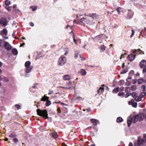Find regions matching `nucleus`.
<instances>
[{
  "instance_id": "obj_1",
  "label": "nucleus",
  "mask_w": 146,
  "mask_h": 146,
  "mask_svg": "<svg viewBox=\"0 0 146 146\" xmlns=\"http://www.w3.org/2000/svg\"><path fill=\"white\" fill-rule=\"evenodd\" d=\"M36 111L38 115L45 117V119H48V118L49 117L48 116L47 112L46 110H41L39 109H37Z\"/></svg>"
},
{
  "instance_id": "obj_2",
  "label": "nucleus",
  "mask_w": 146,
  "mask_h": 146,
  "mask_svg": "<svg viewBox=\"0 0 146 146\" xmlns=\"http://www.w3.org/2000/svg\"><path fill=\"white\" fill-rule=\"evenodd\" d=\"M31 62L29 61H27L25 63V66L26 69L25 72L26 73H29L30 72L32 69L33 67L31 65Z\"/></svg>"
},
{
  "instance_id": "obj_3",
  "label": "nucleus",
  "mask_w": 146,
  "mask_h": 146,
  "mask_svg": "<svg viewBox=\"0 0 146 146\" xmlns=\"http://www.w3.org/2000/svg\"><path fill=\"white\" fill-rule=\"evenodd\" d=\"M131 118L132 119V122L134 123H136L137 121H140L143 120V117L141 114L134 115Z\"/></svg>"
},
{
  "instance_id": "obj_4",
  "label": "nucleus",
  "mask_w": 146,
  "mask_h": 146,
  "mask_svg": "<svg viewBox=\"0 0 146 146\" xmlns=\"http://www.w3.org/2000/svg\"><path fill=\"white\" fill-rule=\"evenodd\" d=\"M66 59L65 57H61L58 59V64L60 66H62L66 63Z\"/></svg>"
},
{
  "instance_id": "obj_5",
  "label": "nucleus",
  "mask_w": 146,
  "mask_h": 146,
  "mask_svg": "<svg viewBox=\"0 0 146 146\" xmlns=\"http://www.w3.org/2000/svg\"><path fill=\"white\" fill-rule=\"evenodd\" d=\"M41 101H46V106H49L51 104L50 101L48 100V97L46 96L45 95L44 96L42 97L41 99Z\"/></svg>"
},
{
  "instance_id": "obj_6",
  "label": "nucleus",
  "mask_w": 146,
  "mask_h": 146,
  "mask_svg": "<svg viewBox=\"0 0 146 146\" xmlns=\"http://www.w3.org/2000/svg\"><path fill=\"white\" fill-rule=\"evenodd\" d=\"M88 16L92 18L94 20L98 18L99 17V15L96 13H93L89 14L88 15Z\"/></svg>"
},
{
  "instance_id": "obj_7",
  "label": "nucleus",
  "mask_w": 146,
  "mask_h": 146,
  "mask_svg": "<svg viewBox=\"0 0 146 146\" xmlns=\"http://www.w3.org/2000/svg\"><path fill=\"white\" fill-rule=\"evenodd\" d=\"M0 21L1 24L3 25V27L7 26V22L6 18H2L0 19Z\"/></svg>"
},
{
  "instance_id": "obj_8",
  "label": "nucleus",
  "mask_w": 146,
  "mask_h": 146,
  "mask_svg": "<svg viewBox=\"0 0 146 146\" xmlns=\"http://www.w3.org/2000/svg\"><path fill=\"white\" fill-rule=\"evenodd\" d=\"M4 47L5 48L8 50H10L12 48L11 45L7 42H5Z\"/></svg>"
},
{
  "instance_id": "obj_9",
  "label": "nucleus",
  "mask_w": 146,
  "mask_h": 146,
  "mask_svg": "<svg viewBox=\"0 0 146 146\" xmlns=\"http://www.w3.org/2000/svg\"><path fill=\"white\" fill-rule=\"evenodd\" d=\"M128 11L127 15L126 17L127 19H130L132 17L133 12L131 10H128Z\"/></svg>"
},
{
  "instance_id": "obj_10",
  "label": "nucleus",
  "mask_w": 146,
  "mask_h": 146,
  "mask_svg": "<svg viewBox=\"0 0 146 146\" xmlns=\"http://www.w3.org/2000/svg\"><path fill=\"white\" fill-rule=\"evenodd\" d=\"M135 55L131 54L128 56L127 58L130 61H132L135 59Z\"/></svg>"
},
{
  "instance_id": "obj_11",
  "label": "nucleus",
  "mask_w": 146,
  "mask_h": 146,
  "mask_svg": "<svg viewBox=\"0 0 146 146\" xmlns=\"http://www.w3.org/2000/svg\"><path fill=\"white\" fill-rule=\"evenodd\" d=\"M104 84L102 85V87H100V88L98 90L97 93L99 95H100L101 94L104 92Z\"/></svg>"
},
{
  "instance_id": "obj_12",
  "label": "nucleus",
  "mask_w": 146,
  "mask_h": 146,
  "mask_svg": "<svg viewBox=\"0 0 146 146\" xmlns=\"http://www.w3.org/2000/svg\"><path fill=\"white\" fill-rule=\"evenodd\" d=\"M140 66L141 68H143L146 67V61L143 60L140 63Z\"/></svg>"
},
{
  "instance_id": "obj_13",
  "label": "nucleus",
  "mask_w": 146,
  "mask_h": 146,
  "mask_svg": "<svg viewBox=\"0 0 146 146\" xmlns=\"http://www.w3.org/2000/svg\"><path fill=\"white\" fill-rule=\"evenodd\" d=\"M90 121L92 123L94 126H96L98 123H99V121L98 120L94 119H91Z\"/></svg>"
},
{
  "instance_id": "obj_14",
  "label": "nucleus",
  "mask_w": 146,
  "mask_h": 146,
  "mask_svg": "<svg viewBox=\"0 0 146 146\" xmlns=\"http://www.w3.org/2000/svg\"><path fill=\"white\" fill-rule=\"evenodd\" d=\"M72 85L71 83L70 82H69L66 84V87L64 86L62 87V88L67 89H69L72 87Z\"/></svg>"
},
{
  "instance_id": "obj_15",
  "label": "nucleus",
  "mask_w": 146,
  "mask_h": 146,
  "mask_svg": "<svg viewBox=\"0 0 146 146\" xmlns=\"http://www.w3.org/2000/svg\"><path fill=\"white\" fill-rule=\"evenodd\" d=\"M145 142L144 140L142 139H138L137 142V143H138V144L140 145H142L143 144V143Z\"/></svg>"
},
{
  "instance_id": "obj_16",
  "label": "nucleus",
  "mask_w": 146,
  "mask_h": 146,
  "mask_svg": "<svg viewBox=\"0 0 146 146\" xmlns=\"http://www.w3.org/2000/svg\"><path fill=\"white\" fill-rule=\"evenodd\" d=\"M132 121V118H128L127 119V125L129 127L131 124V122Z\"/></svg>"
},
{
  "instance_id": "obj_17",
  "label": "nucleus",
  "mask_w": 146,
  "mask_h": 146,
  "mask_svg": "<svg viewBox=\"0 0 146 146\" xmlns=\"http://www.w3.org/2000/svg\"><path fill=\"white\" fill-rule=\"evenodd\" d=\"M86 23L88 25H90L93 24L92 21L90 20L89 18L86 19Z\"/></svg>"
},
{
  "instance_id": "obj_18",
  "label": "nucleus",
  "mask_w": 146,
  "mask_h": 146,
  "mask_svg": "<svg viewBox=\"0 0 146 146\" xmlns=\"http://www.w3.org/2000/svg\"><path fill=\"white\" fill-rule=\"evenodd\" d=\"M7 31L6 29H4L2 31H1V35H7Z\"/></svg>"
},
{
  "instance_id": "obj_19",
  "label": "nucleus",
  "mask_w": 146,
  "mask_h": 146,
  "mask_svg": "<svg viewBox=\"0 0 146 146\" xmlns=\"http://www.w3.org/2000/svg\"><path fill=\"white\" fill-rule=\"evenodd\" d=\"M80 73L83 76L86 75V72L85 70L83 69L80 70Z\"/></svg>"
},
{
  "instance_id": "obj_20",
  "label": "nucleus",
  "mask_w": 146,
  "mask_h": 146,
  "mask_svg": "<svg viewBox=\"0 0 146 146\" xmlns=\"http://www.w3.org/2000/svg\"><path fill=\"white\" fill-rule=\"evenodd\" d=\"M100 52H102L106 50V47L104 45H102L100 47Z\"/></svg>"
},
{
  "instance_id": "obj_21",
  "label": "nucleus",
  "mask_w": 146,
  "mask_h": 146,
  "mask_svg": "<svg viewBox=\"0 0 146 146\" xmlns=\"http://www.w3.org/2000/svg\"><path fill=\"white\" fill-rule=\"evenodd\" d=\"M12 52L14 55H16L18 54V51L16 48H13L12 50Z\"/></svg>"
},
{
  "instance_id": "obj_22",
  "label": "nucleus",
  "mask_w": 146,
  "mask_h": 146,
  "mask_svg": "<svg viewBox=\"0 0 146 146\" xmlns=\"http://www.w3.org/2000/svg\"><path fill=\"white\" fill-rule=\"evenodd\" d=\"M70 76L68 74L64 75L63 77V79L65 80H69L70 79Z\"/></svg>"
},
{
  "instance_id": "obj_23",
  "label": "nucleus",
  "mask_w": 146,
  "mask_h": 146,
  "mask_svg": "<svg viewBox=\"0 0 146 146\" xmlns=\"http://www.w3.org/2000/svg\"><path fill=\"white\" fill-rule=\"evenodd\" d=\"M17 135L16 134V133L15 132H13L11 134L9 135V137H10L14 138L17 137Z\"/></svg>"
},
{
  "instance_id": "obj_24",
  "label": "nucleus",
  "mask_w": 146,
  "mask_h": 146,
  "mask_svg": "<svg viewBox=\"0 0 146 146\" xmlns=\"http://www.w3.org/2000/svg\"><path fill=\"white\" fill-rule=\"evenodd\" d=\"M123 120V119L121 117H119L117 118L116 121L117 123H120L122 122Z\"/></svg>"
},
{
  "instance_id": "obj_25",
  "label": "nucleus",
  "mask_w": 146,
  "mask_h": 146,
  "mask_svg": "<svg viewBox=\"0 0 146 146\" xmlns=\"http://www.w3.org/2000/svg\"><path fill=\"white\" fill-rule=\"evenodd\" d=\"M52 137L54 138H56L58 137V135L56 132H53L52 133Z\"/></svg>"
},
{
  "instance_id": "obj_26",
  "label": "nucleus",
  "mask_w": 146,
  "mask_h": 146,
  "mask_svg": "<svg viewBox=\"0 0 146 146\" xmlns=\"http://www.w3.org/2000/svg\"><path fill=\"white\" fill-rule=\"evenodd\" d=\"M122 10V8L120 7H118L116 9V10L118 12L119 14H121V12Z\"/></svg>"
},
{
  "instance_id": "obj_27",
  "label": "nucleus",
  "mask_w": 146,
  "mask_h": 146,
  "mask_svg": "<svg viewBox=\"0 0 146 146\" xmlns=\"http://www.w3.org/2000/svg\"><path fill=\"white\" fill-rule=\"evenodd\" d=\"M119 90V88L118 87H117L113 90V92L114 93H117L118 92Z\"/></svg>"
},
{
  "instance_id": "obj_28",
  "label": "nucleus",
  "mask_w": 146,
  "mask_h": 146,
  "mask_svg": "<svg viewBox=\"0 0 146 146\" xmlns=\"http://www.w3.org/2000/svg\"><path fill=\"white\" fill-rule=\"evenodd\" d=\"M142 98L141 97H139L138 96H136L135 98V100L136 101H140L141 100Z\"/></svg>"
},
{
  "instance_id": "obj_29",
  "label": "nucleus",
  "mask_w": 146,
  "mask_h": 146,
  "mask_svg": "<svg viewBox=\"0 0 146 146\" xmlns=\"http://www.w3.org/2000/svg\"><path fill=\"white\" fill-rule=\"evenodd\" d=\"M146 95V93L145 92H141L139 95V96L141 97V98H142L144 96Z\"/></svg>"
},
{
  "instance_id": "obj_30",
  "label": "nucleus",
  "mask_w": 146,
  "mask_h": 146,
  "mask_svg": "<svg viewBox=\"0 0 146 146\" xmlns=\"http://www.w3.org/2000/svg\"><path fill=\"white\" fill-rule=\"evenodd\" d=\"M5 42L3 40H0V46H3V45H4V44H5Z\"/></svg>"
},
{
  "instance_id": "obj_31",
  "label": "nucleus",
  "mask_w": 146,
  "mask_h": 146,
  "mask_svg": "<svg viewBox=\"0 0 146 146\" xmlns=\"http://www.w3.org/2000/svg\"><path fill=\"white\" fill-rule=\"evenodd\" d=\"M144 81V80L143 79H139L138 80V83L139 84H140L142 83Z\"/></svg>"
},
{
  "instance_id": "obj_32",
  "label": "nucleus",
  "mask_w": 146,
  "mask_h": 146,
  "mask_svg": "<svg viewBox=\"0 0 146 146\" xmlns=\"http://www.w3.org/2000/svg\"><path fill=\"white\" fill-rule=\"evenodd\" d=\"M127 82H126V85L127 86H129L131 84V81L129 80H127V79H126Z\"/></svg>"
},
{
  "instance_id": "obj_33",
  "label": "nucleus",
  "mask_w": 146,
  "mask_h": 146,
  "mask_svg": "<svg viewBox=\"0 0 146 146\" xmlns=\"http://www.w3.org/2000/svg\"><path fill=\"white\" fill-rule=\"evenodd\" d=\"M134 74V71L133 70H131L129 73V76H132Z\"/></svg>"
},
{
  "instance_id": "obj_34",
  "label": "nucleus",
  "mask_w": 146,
  "mask_h": 146,
  "mask_svg": "<svg viewBox=\"0 0 146 146\" xmlns=\"http://www.w3.org/2000/svg\"><path fill=\"white\" fill-rule=\"evenodd\" d=\"M136 89V86L133 85L131 87V89L133 91H135Z\"/></svg>"
},
{
  "instance_id": "obj_35",
  "label": "nucleus",
  "mask_w": 146,
  "mask_h": 146,
  "mask_svg": "<svg viewBox=\"0 0 146 146\" xmlns=\"http://www.w3.org/2000/svg\"><path fill=\"white\" fill-rule=\"evenodd\" d=\"M130 90V88L128 87H125V92L126 93H127V92H129Z\"/></svg>"
},
{
  "instance_id": "obj_36",
  "label": "nucleus",
  "mask_w": 146,
  "mask_h": 146,
  "mask_svg": "<svg viewBox=\"0 0 146 146\" xmlns=\"http://www.w3.org/2000/svg\"><path fill=\"white\" fill-rule=\"evenodd\" d=\"M86 18H82L81 19V22L84 24L86 23Z\"/></svg>"
},
{
  "instance_id": "obj_37",
  "label": "nucleus",
  "mask_w": 146,
  "mask_h": 146,
  "mask_svg": "<svg viewBox=\"0 0 146 146\" xmlns=\"http://www.w3.org/2000/svg\"><path fill=\"white\" fill-rule=\"evenodd\" d=\"M5 3L7 6L9 5L10 4V2L8 0H6L5 2Z\"/></svg>"
},
{
  "instance_id": "obj_38",
  "label": "nucleus",
  "mask_w": 146,
  "mask_h": 146,
  "mask_svg": "<svg viewBox=\"0 0 146 146\" xmlns=\"http://www.w3.org/2000/svg\"><path fill=\"white\" fill-rule=\"evenodd\" d=\"M14 107L16 108L18 110L21 109L20 106L18 104H15Z\"/></svg>"
},
{
  "instance_id": "obj_39",
  "label": "nucleus",
  "mask_w": 146,
  "mask_h": 146,
  "mask_svg": "<svg viewBox=\"0 0 146 146\" xmlns=\"http://www.w3.org/2000/svg\"><path fill=\"white\" fill-rule=\"evenodd\" d=\"M137 54H141L142 52L143 54H144V53L139 49H137Z\"/></svg>"
},
{
  "instance_id": "obj_40",
  "label": "nucleus",
  "mask_w": 146,
  "mask_h": 146,
  "mask_svg": "<svg viewBox=\"0 0 146 146\" xmlns=\"http://www.w3.org/2000/svg\"><path fill=\"white\" fill-rule=\"evenodd\" d=\"M134 102V100L133 99H132L131 101H129L128 102V103L129 105H131L133 104V103Z\"/></svg>"
},
{
  "instance_id": "obj_41",
  "label": "nucleus",
  "mask_w": 146,
  "mask_h": 146,
  "mask_svg": "<svg viewBox=\"0 0 146 146\" xmlns=\"http://www.w3.org/2000/svg\"><path fill=\"white\" fill-rule=\"evenodd\" d=\"M131 96L133 98H135L136 96L137 95V94L135 92H133L131 94Z\"/></svg>"
},
{
  "instance_id": "obj_42",
  "label": "nucleus",
  "mask_w": 146,
  "mask_h": 146,
  "mask_svg": "<svg viewBox=\"0 0 146 146\" xmlns=\"http://www.w3.org/2000/svg\"><path fill=\"white\" fill-rule=\"evenodd\" d=\"M128 71L127 69H124L121 72V74H124L126 73Z\"/></svg>"
},
{
  "instance_id": "obj_43",
  "label": "nucleus",
  "mask_w": 146,
  "mask_h": 146,
  "mask_svg": "<svg viewBox=\"0 0 146 146\" xmlns=\"http://www.w3.org/2000/svg\"><path fill=\"white\" fill-rule=\"evenodd\" d=\"M31 9H32V11H35L37 9V7L36 6H35L34 7L33 6H31Z\"/></svg>"
},
{
  "instance_id": "obj_44",
  "label": "nucleus",
  "mask_w": 146,
  "mask_h": 146,
  "mask_svg": "<svg viewBox=\"0 0 146 146\" xmlns=\"http://www.w3.org/2000/svg\"><path fill=\"white\" fill-rule=\"evenodd\" d=\"M137 104L136 102L133 103V104L132 105V106L134 108H136L137 106Z\"/></svg>"
},
{
  "instance_id": "obj_45",
  "label": "nucleus",
  "mask_w": 146,
  "mask_h": 146,
  "mask_svg": "<svg viewBox=\"0 0 146 146\" xmlns=\"http://www.w3.org/2000/svg\"><path fill=\"white\" fill-rule=\"evenodd\" d=\"M5 8L9 11L11 10L12 9V8L11 7H5Z\"/></svg>"
},
{
  "instance_id": "obj_46",
  "label": "nucleus",
  "mask_w": 146,
  "mask_h": 146,
  "mask_svg": "<svg viewBox=\"0 0 146 146\" xmlns=\"http://www.w3.org/2000/svg\"><path fill=\"white\" fill-rule=\"evenodd\" d=\"M124 94L125 93L124 92H119L118 93V96H123Z\"/></svg>"
},
{
  "instance_id": "obj_47",
  "label": "nucleus",
  "mask_w": 146,
  "mask_h": 146,
  "mask_svg": "<svg viewBox=\"0 0 146 146\" xmlns=\"http://www.w3.org/2000/svg\"><path fill=\"white\" fill-rule=\"evenodd\" d=\"M76 100H83L84 98H83L80 96H78L76 98Z\"/></svg>"
},
{
  "instance_id": "obj_48",
  "label": "nucleus",
  "mask_w": 146,
  "mask_h": 146,
  "mask_svg": "<svg viewBox=\"0 0 146 146\" xmlns=\"http://www.w3.org/2000/svg\"><path fill=\"white\" fill-rule=\"evenodd\" d=\"M131 93H127L125 95V98H127L129 96L131 95Z\"/></svg>"
},
{
  "instance_id": "obj_49",
  "label": "nucleus",
  "mask_w": 146,
  "mask_h": 146,
  "mask_svg": "<svg viewBox=\"0 0 146 146\" xmlns=\"http://www.w3.org/2000/svg\"><path fill=\"white\" fill-rule=\"evenodd\" d=\"M3 81L4 82H8L9 81V79L6 77H4Z\"/></svg>"
},
{
  "instance_id": "obj_50",
  "label": "nucleus",
  "mask_w": 146,
  "mask_h": 146,
  "mask_svg": "<svg viewBox=\"0 0 146 146\" xmlns=\"http://www.w3.org/2000/svg\"><path fill=\"white\" fill-rule=\"evenodd\" d=\"M18 141V139L16 138H15L13 139V142L15 143H16Z\"/></svg>"
},
{
  "instance_id": "obj_51",
  "label": "nucleus",
  "mask_w": 146,
  "mask_h": 146,
  "mask_svg": "<svg viewBox=\"0 0 146 146\" xmlns=\"http://www.w3.org/2000/svg\"><path fill=\"white\" fill-rule=\"evenodd\" d=\"M142 90L143 91H144L145 90V85H143L142 86Z\"/></svg>"
},
{
  "instance_id": "obj_52",
  "label": "nucleus",
  "mask_w": 146,
  "mask_h": 146,
  "mask_svg": "<svg viewBox=\"0 0 146 146\" xmlns=\"http://www.w3.org/2000/svg\"><path fill=\"white\" fill-rule=\"evenodd\" d=\"M143 68V74H145L146 73V67Z\"/></svg>"
},
{
  "instance_id": "obj_53",
  "label": "nucleus",
  "mask_w": 146,
  "mask_h": 146,
  "mask_svg": "<svg viewBox=\"0 0 146 146\" xmlns=\"http://www.w3.org/2000/svg\"><path fill=\"white\" fill-rule=\"evenodd\" d=\"M143 139L145 142H146V134H145L144 135Z\"/></svg>"
},
{
  "instance_id": "obj_54",
  "label": "nucleus",
  "mask_w": 146,
  "mask_h": 146,
  "mask_svg": "<svg viewBox=\"0 0 146 146\" xmlns=\"http://www.w3.org/2000/svg\"><path fill=\"white\" fill-rule=\"evenodd\" d=\"M73 40H74V42H75V43L76 44H77V43H76V40L75 38H74V33H73Z\"/></svg>"
},
{
  "instance_id": "obj_55",
  "label": "nucleus",
  "mask_w": 146,
  "mask_h": 146,
  "mask_svg": "<svg viewBox=\"0 0 146 146\" xmlns=\"http://www.w3.org/2000/svg\"><path fill=\"white\" fill-rule=\"evenodd\" d=\"M131 31H132V33L131 34V37H132L133 36V35H134V31L133 30H131Z\"/></svg>"
},
{
  "instance_id": "obj_56",
  "label": "nucleus",
  "mask_w": 146,
  "mask_h": 146,
  "mask_svg": "<svg viewBox=\"0 0 146 146\" xmlns=\"http://www.w3.org/2000/svg\"><path fill=\"white\" fill-rule=\"evenodd\" d=\"M119 83L121 85H123L124 83V81L121 80L119 81Z\"/></svg>"
},
{
  "instance_id": "obj_57",
  "label": "nucleus",
  "mask_w": 146,
  "mask_h": 146,
  "mask_svg": "<svg viewBox=\"0 0 146 146\" xmlns=\"http://www.w3.org/2000/svg\"><path fill=\"white\" fill-rule=\"evenodd\" d=\"M7 35H3L2 37L4 39H7L8 38V37L6 36Z\"/></svg>"
},
{
  "instance_id": "obj_58",
  "label": "nucleus",
  "mask_w": 146,
  "mask_h": 146,
  "mask_svg": "<svg viewBox=\"0 0 146 146\" xmlns=\"http://www.w3.org/2000/svg\"><path fill=\"white\" fill-rule=\"evenodd\" d=\"M132 52L133 53H135L137 52V50L136 49H134L132 50Z\"/></svg>"
},
{
  "instance_id": "obj_59",
  "label": "nucleus",
  "mask_w": 146,
  "mask_h": 146,
  "mask_svg": "<svg viewBox=\"0 0 146 146\" xmlns=\"http://www.w3.org/2000/svg\"><path fill=\"white\" fill-rule=\"evenodd\" d=\"M137 81V79H134V80H133V84H135Z\"/></svg>"
},
{
  "instance_id": "obj_60",
  "label": "nucleus",
  "mask_w": 146,
  "mask_h": 146,
  "mask_svg": "<svg viewBox=\"0 0 146 146\" xmlns=\"http://www.w3.org/2000/svg\"><path fill=\"white\" fill-rule=\"evenodd\" d=\"M31 27H33L34 26V24L32 22H30L29 23Z\"/></svg>"
},
{
  "instance_id": "obj_61",
  "label": "nucleus",
  "mask_w": 146,
  "mask_h": 146,
  "mask_svg": "<svg viewBox=\"0 0 146 146\" xmlns=\"http://www.w3.org/2000/svg\"><path fill=\"white\" fill-rule=\"evenodd\" d=\"M145 32H146V28H145V29L144 30L141 31V33H143Z\"/></svg>"
},
{
  "instance_id": "obj_62",
  "label": "nucleus",
  "mask_w": 146,
  "mask_h": 146,
  "mask_svg": "<svg viewBox=\"0 0 146 146\" xmlns=\"http://www.w3.org/2000/svg\"><path fill=\"white\" fill-rule=\"evenodd\" d=\"M143 116L142 117H142H143H143H144L145 118V119H146V114L145 113H144L143 114Z\"/></svg>"
},
{
  "instance_id": "obj_63",
  "label": "nucleus",
  "mask_w": 146,
  "mask_h": 146,
  "mask_svg": "<svg viewBox=\"0 0 146 146\" xmlns=\"http://www.w3.org/2000/svg\"><path fill=\"white\" fill-rule=\"evenodd\" d=\"M124 87H121L120 88V91H123L124 90Z\"/></svg>"
},
{
  "instance_id": "obj_64",
  "label": "nucleus",
  "mask_w": 146,
  "mask_h": 146,
  "mask_svg": "<svg viewBox=\"0 0 146 146\" xmlns=\"http://www.w3.org/2000/svg\"><path fill=\"white\" fill-rule=\"evenodd\" d=\"M78 53H76V52H75V57L76 58H77L78 56Z\"/></svg>"
}]
</instances>
